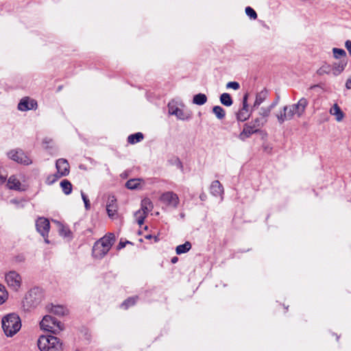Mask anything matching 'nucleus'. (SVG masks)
<instances>
[{
	"mask_svg": "<svg viewBox=\"0 0 351 351\" xmlns=\"http://www.w3.org/2000/svg\"><path fill=\"white\" fill-rule=\"evenodd\" d=\"M308 105V101L307 99L302 97L297 104L284 106L282 110L277 114L278 121L282 124L286 121L291 120L295 115L301 117L304 114Z\"/></svg>",
	"mask_w": 351,
	"mask_h": 351,
	"instance_id": "obj_1",
	"label": "nucleus"
},
{
	"mask_svg": "<svg viewBox=\"0 0 351 351\" xmlns=\"http://www.w3.org/2000/svg\"><path fill=\"white\" fill-rule=\"evenodd\" d=\"M115 241V236L113 233H108L97 241L93 247V256L96 258H102Z\"/></svg>",
	"mask_w": 351,
	"mask_h": 351,
	"instance_id": "obj_2",
	"label": "nucleus"
},
{
	"mask_svg": "<svg viewBox=\"0 0 351 351\" xmlns=\"http://www.w3.org/2000/svg\"><path fill=\"white\" fill-rule=\"evenodd\" d=\"M2 328L8 337H12L21 328V322L19 316L16 313H10L2 318Z\"/></svg>",
	"mask_w": 351,
	"mask_h": 351,
	"instance_id": "obj_3",
	"label": "nucleus"
},
{
	"mask_svg": "<svg viewBox=\"0 0 351 351\" xmlns=\"http://www.w3.org/2000/svg\"><path fill=\"white\" fill-rule=\"evenodd\" d=\"M38 346L40 351H63L62 342L53 335L40 336L38 340Z\"/></svg>",
	"mask_w": 351,
	"mask_h": 351,
	"instance_id": "obj_4",
	"label": "nucleus"
},
{
	"mask_svg": "<svg viewBox=\"0 0 351 351\" xmlns=\"http://www.w3.org/2000/svg\"><path fill=\"white\" fill-rule=\"evenodd\" d=\"M267 120L257 117L250 122L245 123L242 132L239 134V138L245 141L252 134L259 132L261 128L266 123Z\"/></svg>",
	"mask_w": 351,
	"mask_h": 351,
	"instance_id": "obj_5",
	"label": "nucleus"
},
{
	"mask_svg": "<svg viewBox=\"0 0 351 351\" xmlns=\"http://www.w3.org/2000/svg\"><path fill=\"white\" fill-rule=\"evenodd\" d=\"M40 326L41 329L53 334H58L64 328V325L51 315H45L40 322Z\"/></svg>",
	"mask_w": 351,
	"mask_h": 351,
	"instance_id": "obj_6",
	"label": "nucleus"
},
{
	"mask_svg": "<svg viewBox=\"0 0 351 351\" xmlns=\"http://www.w3.org/2000/svg\"><path fill=\"white\" fill-rule=\"evenodd\" d=\"M43 295L41 289L38 287L32 289L25 295V302L29 307H36L43 300Z\"/></svg>",
	"mask_w": 351,
	"mask_h": 351,
	"instance_id": "obj_7",
	"label": "nucleus"
},
{
	"mask_svg": "<svg viewBox=\"0 0 351 351\" xmlns=\"http://www.w3.org/2000/svg\"><path fill=\"white\" fill-rule=\"evenodd\" d=\"M160 201L167 206L176 208L179 204V197L175 193L167 191L161 195Z\"/></svg>",
	"mask_w": 351,
	"mask_h": 351,
	"instance_id": "obj_8",
	"label": "nucleus"
},
{
	"mask_svg": "<svg viewBox=\"0 0 351 351\" xmlns=\"http://www.w3.org/2000/svg\"><path fill=\"white\" fill-rule=\"evenodd\" d=\"M5 278L8 285L14 291H17L20 288L22 280L16 271H9L5 274Z\"/></svg>",
	"mask_w": 351,
	"mask_h": 351,
	"instance_id": "obj_9",
	"label": "nucleus"
},
{
	"mask_svg": "<svg viewBox=\"0 0 351 351\" xmlns=\"http://www.w3.org/2000/svg\"><path fill=\"white\" fill-rule=\"evenodd\" d=\"M8 156L12 160L25 165L32 164V160L23 152L22 149L11 150Z\"/></svg>",
	"mask_w": 351,
	"mask_h": 351,
	"instance_id": "obj_10",
	"label": "nucleus"
},
{
	"mask_svg": "<svg viewBox=\"0 0 351 351\" xmlns=\"http://www.w3.org/2000/svg\"><path fill=\"white\" fill-rule=\"evenodd\" d=\"M36 227L37 231L45 238V242L48 243L47 237L50 228L49 221L45 217H39L36 221Z\"/></svg>",
	"mask_w": 351,
	"mask_h": 351,
	"instance_id": "obj_11",
	"label": "nucleus"
},
{
	"mask_svg": "<svg viewBox=\"0 0 351 351\" xmlns=\"http://www.w3.org/2000/svg\"><path fill=\"white\" fill-rule=\"evenodd\" d=\"M248 94L246 93L243 98V106L237 113V119L239 121H245L250 117L249 106L247 104Z\"/></svg>",
	"mask_w": 351,
	"mask_h": 351,
	"instance_id": "obj_12",
	"label": "nucleus"
},
{
	"mask_svg": "<svg viewBox=\"0 0 351 351\" xmlns=\"http://www.w3.org/2000/svg\"><path fill=\"white\" fill-rule=\"evenodd\" d=\"M37 108V102L26 97L23 98L18 104V109L21 111H27Z\"/></svg>",
	"mask_w": 351,
	"mask_h": 351,
	"instance_id": "obj_13",
	"label": "nucleus"
},
{
	"mask_svg": "<svg viewBox=\"0 0 351 351\" xmlns=\"http://www.w3.org/2000/svg\"><path fill=\"white\" fill-rule=\"evenodd\" d=\"M58 174L60 176H66L69 173V164L66 159L60 158L56 163Z\"/></svg>",
	"mask_w": 351,
	"mask_h": 351,
	"instance_id": "obj_14",
	"label": "nucleus"
},
{
	"mask_svg": "<svg viewBox=\"0 0 351 351\" xmlns=\"http://www.w3.org/2000/svg\"><path fill=\"white\" fill-rule=\"evenodd\" d=\"M347 63L348 62L345 59L341 60L339 62H333L330 64V74L333 76L339 75L344 71Z\"/></svg>",
	"mask_w": 351,
	"mask_h": 351,
	"instance_id": "obj_15",
	"label": "nucleus"
},
{
	"mask_svg": "<svg viewBox=\"0 0 351 351\" xmlns=\"http://www.w3.org/2000/svg\"><path fill=\"white\" fill-rule=\"evenodd\" d=\"M106 210L108 216L113 218L117 214V199L114 196H109L106 205Z\"/></svg>",
	"mask_w": 351,
	"mask_h": 351,
	"instance_id": "obj_16",
	"label": "nucleus"
},
{
	"mask_svg": "<svg viewBox=\"0 0 351 351\" xmlns=\"http://www.w3.org/2000/svg\"><path fill=\"white\" fill-rule=\"evenodd\" d=\"M46 309L49 313L58 316H63L68 313V310L62 305L49 304L46 306Z\"/></svg>",
	"mask_w": 351,
	"mask_h": 351,
	"instance_id": "obj_17",
	"label": "nucleus"
},
{
	"mask_svg": "<svg viewBox=\"0 0 351 351\" xmlns=\"http://www.w3.org/2000/svg\"><path fill=\"white\" fill-rule=\"evenodd\" d=\"M169 112L181 120H187L190 118V115H186L182 110L176 106H171L170 104H169Z\"/></svg>",
	"mask_w": 351,
	"mask_h": 351,
	"instance_id": "obj_18",
	"label": "nucleus"
},
{
	"mask_svg": "<svg viewBox=\"0 0 351 351\" xmlns=\"http://www.w3.org/2000/svg\"><path fill=\"white\" fill-rule=\"evenodd\" d=\"M7 185L10 189L16 191L24 190V189L21 187V182L14 176H12L9 178Z\"/></svg>",
	"mask_w": 351,
	"mask_h": 351,
	"instance_id": "obj_19",
	"label": "nucleus"
},
{
	"mask_svg": "<svg viewBox=\"0 0 351 351\" xmlns=\"http://www.w3.org/2000/svg\"><path fill=\"white\" fill-rule=\"evenodd\" d=\"M210 193L214 196H219L223 194V189L221 184L218 180H215L211 183L210 187Z\"/></svg>",
	"mask_w": 351,
	"mask_h": 351,
	"instance_id": "obj_20",
	"label": "nucleus"
},
{
	"mask_svg": "<svg viewBox=\"0 0 351 351\" xmlns=\"http://www.w3.org/2000/svg\"><path fill=\"white\" fill-rule=\"evenodd\" d=\"M330 112L331 114L336 117V120L337 121H341L343 118V113L337 104H334L330 108Z\"/></svg>",
	"mask_w": 351,
	"mask_h": 351,
	"instance_id": "obj_21",
	"label": "nucleus"
},
{
	"mask_svg": "<svg viewBox=\"0 0 351 351\" xmlns=\"http://www.w3.org/2000/svg\"><path fill=\"white\" fill-rule=\"evenodd\" d=\"M154 206L152 201L149 198H145L141 202V208L140 210L148 214L153 208Z\"/></svg>",
	"mask_w": 351,
	"mask_h": 351,
	"instance_id": "obj_22",
	"label": "nucleus"
},
{
	"mask_svg": "<svg viewBox=\"0 0 351 351\" xmlns=\"http://www.w3.org/2000/svg\"><path fill=\"white\" fill-rule=\"evenodd\" d=\"M191 243L189 241H186L184 244L179 245L176 247V254H182L186 253L191 249Z\"/></svg>",
	"mask_w": 351,
	"mask_h": 351,
	"instance_id": "obj_23",
	"label": "nucleus"
},
{
	"mask_svg": "<svg viewBox=\"0 0 351 351\" xmlns=\"http://www.w3.org/2000/svg\"><path fill=\"white\" fill-rule=\"evenodd\" d=\"M267 95V92L266 90H263L260 93H257L256 95L255 101L254 103V107L259 106L265 99Z\"/></svg>",
	"mask_w": 351,
	"mask_h": 351,
	"instance_id": "obj_24",
	"label": "nucleus"
},
{
	"mask_svg": "<svg viewBox=\"0 0 351 351\" xmlns=\"http://www.w3.org/2000/svg\"><path fill=\"white\" fill-rule=\"evenodd\" d=\"M207 101V97L205 94L198 93L194 95L193 99V104L199 106L204 105Z\"/></svg>",
	"mask_w": 351,
	"mask_h": 351,
	"instance_id": "obj_25",
	"label": "nucleus"
},
{
	"mask_svg": "<svg viewBox=\"0 0 351 351\" xmlns=\"http://www.w3.org/2000/svg\"><path fill=\"white\" fill-rule=\"evenodd\" d=\"M143 137V134L141 132H136L128 136V142L130 144H135L141 141Z\"/></svg>",
	"mask_w": 351,
	"mask_h": 351,
	"instance_id": "obj_26",
	"label": "nucleus"
},
{
	"mask_svg": "<svg viewBox=\"0 0 351 351\" xmlns=\"http://www.w3.org/2000/svg\"><path fill=\"white\" fill-rule=\"evenodd\" d=\"M60 186L66 195H69L72 192V184L68 180L61 181Z\"/></svg>",
	"mask_w": 351,
	"mask_h": 351,
	"instance_id": "obj_27",
	"label": "nucleus"
},
{
	"mask_svg": "<svg viewBox=\"0 0 351 351\" xmlns=\"http://www.w3.org/2000/svg\"><path fill=\"white\" fill-rule=\"evenodd\" d=\"M220 101L223 105H224L226 106H230L233 103V101H232L230 94L226 93L221 95Z\"/></svg>",
	"mask_w": 351,
	"mask_h": 351,
	"instance_id": "obj_28",
	"label": "nucleus"
},
{
	"mask_svg": "<svg viewBox=\"0 0 351 351\" xmlns=\"http://www.w3.org/2000/svg\"><path fill=\"white\" fill-rule=\"evenodd\" d=\"M213 112L219 119H223L226 116V112L224 109L219 106H214L213 108Z\"/></svg>",
	"mask_w": 351,
	"mask_h": 351,
	"instance_id": "obj_29",
	"label": "nucleus"
},
{
	"mask_svg": "<svg viewBox=\"0 0 351 351\" xmlns=\"http://www.w3.org/2000/svg\"><path fill=\"white\" fill-rule=\"evenodd\" d=\"M138 300V296L130 297L126 299L122 304L121 307L128 309L130 306L134 305Z\"/></svg>",
	"mask_w": 351,
	"mask_h": 351,
	"instance_id": "obj_30",
	"label": "nucleus"
},
{
	"mask_svg": "<svg viewBox=\"0 0 351 351\" xmlns=\"http://www.w3.org/2000/svg\"><path fill=\"white\" fill-rule=\"evenodd\" d=\"M147 213L143 212L140 210H138V211H136L135 213L134 216L136 219L137 223H138V225L140 226L143 224L144 220H145V217H147Z\"/></svg>",
	"mask_w": 351,
	"mask_h": 351,
	"instance_id": "obj_31",
	"label": "nucleus"
},
{
	"mask_svg": "<svg viewBox=\"0 0 351 351\" xmlns=\"http://www.w3.org/2000/svg\"><path fill=\"white\" fill-rule=\"evenodd\" d=\"M140 179H130L127 181L125 186L129 189H136L140 184Z\"/></svg>",
	"mask_w": 351,
	"mask_h": 351,
	"instance_id": "obj_32",
	"label": "nucleus"
},
{
	"mask_svg": "<svg viewBox=\"0 0 351 351\" xmlns=\"http://www.w3.org/2000/svg\"><path fill=\"white\" fill-rule=\"evenodd\" d=\"M317 73L319 75H323L324 74H330V64H324L317 71Z\"/></svg>",
	"mask_w": 351,
	"mask_h": 351,
	"instance_id": "obj_33",
	"label": "nucleus"
},
{
	"mask_svg": "<svg viewBox=\"0 0 351 351\" xmlns=\"http://www.w3.org/2000/svg\"><path fill=\"white\" fill-rule=\"evenodd\" d=\"M332 52H333V56H334L335 58H336V59H339L341 57L346 56V53L345 50H343L342 49L333 48Z\"/></svg>",
	"mask_w": 351,
	"mask_h": 351,
	"instance_id": "obj_34",
	"label": "nucleus"
},
{
	"mask_svg": "<svg viewBox=\"0 0 351 351\" xmlns=\"http://www.w3.org/2000/svg\"><path fill=\"white\" fill-rule=\"evenodd\" d=\"M274 106H275V104H272L267 108H261V112H260V115L263 117L262 119H263L265 117H267L269 115L271 110L274 107Z\"/></svg>",
	"mask_w": 351,
	"mask_h": 351,
	"instance_id": "obj_35",
	"label": "nucleus"
},
{
	"mask_svg": "<svg viewBox=\"0 0 351 351\" xmlns=\"http://www.w3.org/2000/svg\"><path fill=\"white\" fill-rule=\"evenodd\" d=\"M8 298V293L5 287L0 284V304H3Z\"/></svg>",
	"mask_w": 351,
	"mask_h": 351,
	"instance_id": "obj_36",
	"label": "nucleus"
},
{
	"mask_svg": "<svg viewBox=\"0 0 351 351\" xmlns=\"http://www.w3.org/2000/svg\"><path fill=\"white\" fill-rule=\"evenodd\" d=\"M246 14L252 19H257V14L251 7L248 6L245 8Z\"/></svg>",
	"mask_w": 351,
	"mask_h": 351,
	"instance_id": "obj_37",
	"label": "nucleus"
},
{
	"mask_svg": "<svg viewBox=\"0 0 351 351\" xmlns=\"http://www.w3.org/2000/svg\"><path fill=\"white\" fill-rule=\"evenodd\" d=\"M62 176H60V174H58V173L51 175V176H48V178H47V182L49 184H51L54 183L56 180H58Z\"/></svg>",
	"mask_w": 351,
	"mask_h": 351,
	"instance_id": "obj_38",
	"label": "nucleus"
},
{
	"mask_svg": "<svg viewBox=\"0 0 351 351\" xmlns=\"http://www.w3.org/2000/svg\"><path fill=\"white\" fill-rule=\"evenodd\" d=\"M81 195H82V199L84 201L86 209V210L90 209V201H89L88 198L87 197V196L82 191H81Z\"/></svg>",
	"mask_w": 351,
	"mask_h": 351,
	"instance_id": "obj_39",
	"label": "nucleus"
},
{
	"mask_svg": "<svg viewBox=\"0 0 351 351\" xmlns=\"http://www.w3.org/2000/svg\"><path fill=\"white\" fill-rule=\"evenodd\" d=\"M227 88H232L235 90H238L240 88V85L237 82H230L226 84Z\"/></svg>",
	"mask_w": 351,
	"mask_h": 351,
	"instance_id": "obj_40",
	"label": "nucleus"
},
{
	"mask_svg": "<svg viewBox=\"0 0 351 351\" xmlns=\"http://www.w3.org/2000/svg\"><path fill=\"white\" fill-rule=\"evenodd\" d=\"M345 47L348 51L350 55L351 56V40H348L345 43Z\"/></svg>",
	"mask_w": 351,
	"mask_h": 351,
	"instance_id": "obj_41",
	"label": "nucleus"
},
{
	"mask_svg": "<svg viewBox=\"0 0 351 351\" xmlns=\"http://www.w3.org/2000/svg\"><path fill=\"white\" fill-rule=\"evenodd\" d=\"M126 243H132L130 242V241H126V242L120 241L119 243L117 245L118 250H121V249L125 247Z\"/></svg>",
	"mask_w": 351,
	"mask_h": 351,
	"instance_id": "obj_42",
	"label": "nucleus"
},
{
	"mask_svg": "<svg viewBox=\"0 0 351 351\" xmlns=\"http://www.w3.org/2000/svg\"><path fill=\"white\" fill-rule=\"evenodd\" d=\"M346 87L348 89H351V79H348L346 83Z\"/></svg>",
	"mask_w": 351,
	"mask_h": 351,
	"instance_id": "obj_43",
	"label": "nucleus"
},
{
	"mask_svg": "<svg viewBox=\"0 0 351 351\" xmlns=\"http://www.w3.org/2000/svg\"><path fill=\"white\" fill-rule=\"evenodd\" d=\"M60 234L64 235L66 237L67 235L66 230L64 229V228H62L60 230Z\"/></svg>",
	"mask_w": 351,
	"mask_h": 351,
	"instance_id": "obj_44",
	"label": "nucleus"
},
{
	"mask_svg": "<svg viewBox=\"0 0 351 351\" xmlns=\"http://www.w3.org/2000/svg\"><path fill=\"white\" fill-rule=\"evenodd\" d=\"M178 258L176 256H174L171 258V262L174 264V263H176L178 262Z\"/></svg>",
	"mask_w": 351,
	"mask_h": 351,
	"instance_id": "obj_45",
	"label": "nucleus"
},
{
	"mask_svg": "<svg viewBox=\"0 0 351 351\" xmlns=\"http://www.w3.org/2000/svg\"><path fill=\"white\" fill-rule=\"evenodd\" d=\"M146 239H151L153 238V236L152 234H147L145 237Z\"/></svg>",
	"mask_w": 351,
	"mask_h": 351,
	"instance_id": "obj_46",
	"label": "nucleus"
},
{
	"mask_svg": "<svg viewBox=\"0 0 351 351\" xmlns=\"http://www.w3.org/2000/svg\"><path fill=\"white\" fill-rule=\"evenodd\" d=\"M206 197L205 195L202 194V195H200L199 197L202 200H204V197Z\"/></svg>",
	"mask_w": 351,
	"mask_h": 351,
	"instance_id": "obj_47",
	"label": "nucleus"
},
{
	"mask_svg": "<svg viewBox=\"0 0 351 351\" xmlns=\"http://www.w3.org/2000/svg\"><path fill=\"white\" fill-rule=\"evenodd\" d=\"M153 238L154 239L155 242H157L158 241V238L157 236H153Z\"/></svg>",
	"mask_w": 351,
	"mask_h": 351,
	"instance_id": "obj_48",
	"label": "nucleus"
},
{
	"mask_svg": "<svg viewBox=\"0 0 351 351\" xmlns=\"http://www.w3.org/2000/svg\"><path fill=\"white\" fill-rule=\"evenodd\" d=\"M317 86H318V85H313V86H311L310 87V89H313V88H314L317 87Z\"/></svg>",
	"mask_w": 351,
	"mask_h": 351,
	"instance_id": "obj_49",
	"label": "nucleus"
}]
</instances>
